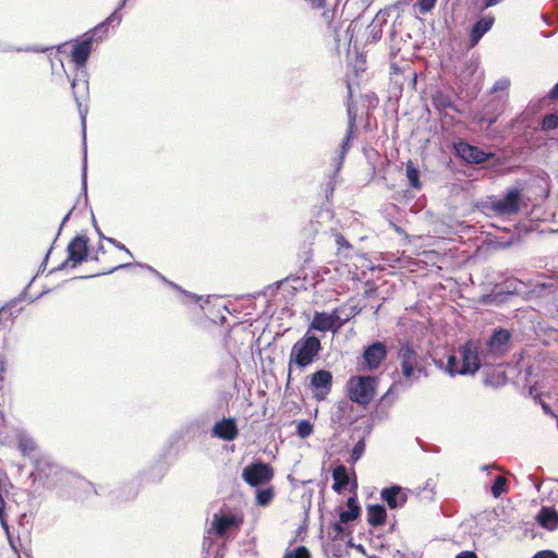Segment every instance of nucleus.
Here are the masks:
<instances>
[{
	"label": "nucleus",
	"instance_id": "nucleus-14",
	"mask_svg": "<svg viewBox=\"0 0 558 558\" xmlns=\"http://www.w3.org/2000/svg\"><path fill=\"white\" fill-rule=\"evenodd\" d=\"M310 387L317 400H324L332 387V374L327 369H318L311 375Z\"/></svg>",
	"mask_w": 558,
	"mask_h": 558
},
{
	"label": "nucleus",
	"instance_id": "nucleus-43",
	"mask_svg": "<svg viewBox=\"0 0 558 558\" xmlns=\"http://www.w3.org/2000/svg\"><path fill=\"white\" fill-rule=\"evenodd\" d=\"M437 0H417L415 7L418 8L421 14L430 12L436 4Z\"/></svg>",
	"mask_w": 558,
	"mask_h": 558
},
{
	"label": "nucleus",
	"instance_id": "nucleus-45",
	"mask_svg": "<svg viewBox=\"0 0 558 558\" xmlns=\"http://www.w3.org/2000/svg\"><path fill=\"white\" fill-rule=\"evenodd\" d=\"M78 86H80V83L74 78L71 82L72 93H73L74 99L80 105V98L83 97V94H81V95L78 94V90H77ZM81 87L83 88V90H86L87 89V83L86 82H82L81 83Z\"/></svg>",
	"mask_w": 558,
	"mask_h": 558
},
{
	"label": "nucleus",
	"instance_id": "nucleus-37",
	"mask_svg": "<svg viewBox=\"0 0 558 558\" xmlns=\"http://www.w3.org/2000/svg\"><path fill=\"white\" fill-rule=\"evenodd\" d=\"M313 433V424L307 420H301L296 424V434L300 438H307Z\"/></svg>",
	"mask_w": 558,
	"mask_h": 558
},
{
	"label": "nucleus",
	"instance_id": "nucleus-10",
	"mask_svg": "<svg viewBox=\"0 0 558 558\" xmlns=\"http://www.w3.org/2000/svg\"><path fill=\"white\" fill-rule=\"evenodd\" d=\"M60 473L61 468L57 463L50 461L47 457H40L34 462L32 477H34V481L41 482L45 486H52L57 483Z\"/></svg>",
	"mask_w": 558,
	"mask_h": 558
},
{
	"label": "nucleus",
	"instance_id": "nucleus-42",
	"mask_svg": "<svg viewBox=\"0 0 558 558\" xmlns=\"http://www.w3.org/2000/svg\"><path fill=\"white\" fill-rule=\"evenodd\" d=\"M289 558H312L311 551L303 545L286 553Z\"/></svg>",
	"mask_w": 558,
	"mask_h": 558
},
{
	"label": "nucleus",
	"instance_id": "nucleus-24",
	"mask_svg": "<svg viewBox=\"0 0 558 558\" xmlns=\"http://www.w3.org/2000/svg\"><path fill=\"white\" fill-rule=\"evenodd\" d=\"M185 434L186 428H181L174 432L169 438V447L167 452L165 453V458L171 459V461H167V463H173L178 459Z\"/></svg>",
	"mask_w": 558,
	"mask_h": 558
},
{
	"label": "nucleus",
	"instance_id": "nucleus-20",
	"mask_svg": "<svg viewBox=\"0 0 558 558\" xmlns=\"http://www.w3.org/2000/svg\"><path fill=\"white\" fill-rule=\"evenodd\" d=\"M339 310H335L331 314L326 312H316L310 325V331L317 330L322 332L329 331L338 327Z\"/></svg>",
	"mask_w": 558,
	"mask_h": 558
},
{
	"label": "nucleus",
	"instance_id": "nucleus-9",
	"mask_svg": "<svg viewBox=\"0 0 558 558\" xmlns=\"http://www.w3.org/2000/svg\"><path fill=\"white\" fill-rule=\"evenodd\" d=\"M522 203V191L518 187L509 189L501 198L495 199L492 205L496 216H512L519 213Z\"/></svg>",
	"mask_w": 558,
	"mask_h": 558
},
{
	"label": "nucleus",
	"instance_id": "nucleus-1",
	"mask_svg": "<svg viewBox=\"0 0 558 558\" xmlns=\"http://www.w3.org/2000/svg\"><path fill=\"white\" fill-rule=\"evenodd\" d=\"M397 357L400 362L401 377L396 381V386H400L401 389L407 390L411 388L418 380L420 374L427 375L425 359L415 350L411 342H400Z\"/></svg>",
	"mask_w": 558,
	"mask_h": 558
},
{
	"label": "nucleus",
	"instance_id": "nucleus-12",
	"mask_svg": "<svg viewBox=\"0 0 558 558\" xmlns=\"http://www.w3.org/2000/svg\"><path fill=\"white\" fill-rule=\"evenodd\" d=\"M502 112V108L497 102L487 104L481 111L474 116V122L485 132L489 138L495 137V132L492 129L493 124L498 120Z\"/></svg>",
	"mask_w": 558,
	"mask_h": 558
},
{
	"label": "nucleus",
	"instance_id": "nucleus-40",
	"mask_svg": "<svg viewBox=\"0 0 558 558\" xmlns=\"http://www.w3.org/2000/svg\"><path fill=\"white\" fill-rule=\"evenodd\" d=\"M501 287H505V289L507 290V292H510L511 295H520L521 294V287H522V282L519 281V280H515V279H509V280H506L502 284H500Z\"/></svg>",
	"mask_w": 558,
	"mask_h": 558
},
{
	"label": "nucleus",
	"instance_id": "nucleus-2",
	"mask_svg": "<svg viewBox=\"0 0 558 558\" xmlns=\"http://www.w3.org/2000/svg\"><path fill=\"white\" fill-rule=\"evenodd\" d=\"M320 350V339L307 330L305 335L293 344L289 356V367L291 368L292 364H294L300 369L306 368L314 363Z\"/></svg>",
	"mask_w": 558,
	"mask_h": 558
},
{
	"label": "nucleus",
	"instance_id": "nucleus-3",
	"mask_svg": "<svg viewBox=\"0 0 558 558\" xmlns=\"http://www.w3.org/2000/svg\"><path fill=\"white\" fill-rule=\"evenodd\" d=\"M113 23H120V17L117 15V12H113L106 19V21L95 26L90 32L86 34V37L83 40L76 43L73 46L71 57L76 65L83 66L86 63L90 56L92 44L95 37L101 39L102 36H105L108 32V27Z\"/></svg>",
	"mask_w": 558,
	"mask_h": 558
},
{
	"label": "nucleus",
	"instance_id": "nucleus-54",
	"mask_svg": "<svg viewBox=\"0 0 558 558\" xmlns=\"http://www.w3.org/2000/svg\"><path fill=\"white\" fill-rule=\"evenodd\" d=\"M529 478L531 480V482L535 486L536 490L539 492V489L542 487V482H539L534 475H530Z\"/></svg>",
	"mask_w": 558,
	"mask_h": 558
},
{
	"label": "nucleus",
	"instance_id": "nucleus-35",
	"mask_svg": "<svg viewBox=\"0 0 558 558\" xmlns=\"http://www.w3.org/2000/svg\"><path fill=\"white\" fill-rule=\"evenodd\" d=\"M338 310H339L338 327L343 326L352 317L356 316L361 312V310L357 308V306H355V305H352L348 308H338Z\"/></svg>",
	"mask_w": 558,
	"mask_h": 558
},
{
	"label": "nucleus",
	"instance_id": "nucleus-44",
	"mask_svg": "<svg viewBox=\"0 0 558 558\" xmlns=\"http://www.w3.org/2000/svg\"><path fill=\"white\" fill-rule=\"evenodd\" d=\"M510 86V80L508 77H501L497 80L492 87V93L505 92Z\"/></svg>",
	"mask_w": 558,
	"mask_h": 558
},
{
	"label": "nucleus",
	"instance_id": "nucleus-26",
	"mask_svg": "<svg viewBox=\"0 0 558 558\" xmlns=\"http://www.w3.org/2000/svg\"><path fill=\"white\" fill-rule=\"evenodd\" d=\"M361 517V507L356 495L347 499V510L340 509L339 518L342 522H352Z\"/></svg>",
	"mask_w": 558,
	"mask_h": 558
},
{
	"label": "nucleus",
	"instance_id": "nucleus-5",
	"mask_svg": "<svg viewBox=\"0 0 558 558\" xmlns=\"http://www.w3.org/2000/svg\"><path fill=\"white\" fill-rule=\"evenodd\" d=\"M125 255L130 252L123 246L118 245L116 241L110 240L109 246H100L95 253V260L99 264V274H110L119 268L129 266Z\"/></svg>",
	"mask_w": 558,
	"mask_h": 558
},
{
	"label": "nucleus",
	"instance_id": "nucleus-51",
	"mask_svg": "<svg viewBox=\"0 0 558 558\" xmlns=\"http://www.w3.org/2000/svg\"><path fill=\"white\" fill-rule=\"evenodd\" d=\"M349 485H350V492L355 493L357 489V480H356V475L354 473H353L352 478L349 477ZM353 495H356V494H353Z\"/></svg>",
	"mask_w": 558,
	"mask_h": 558
},
{
	"label": "nucleus",
	"instance_id": "nucleus-25",
	"mask_svg": "<svg viewBox=\"0 0 558 558\" xmlns=\"http://www.w3.org/2000/svg\"><path fill=\"white\" fill-rule=\"evenodd\" d=\"M367 523L373 526H383L387 520V510L381 504L367 505Z\"/></svg>",
	"mask_w": 558,
	"mask_h": 558
},
{
	"label": "nucleus",
	"instance_id": "nucleus-58",
	"mask_svg": "<svg viewBox=\"0 0 558 558\" xmlns=\"http://www.w3.org/2000/svg\"><path fill=\"white\" fill-rule=\"evenodd\" d=\"M333 189H335V187H333V183L330 181V182L328 183V190H327V192L332 193V192H333Z\"/></svg>",
	"mask_w": 558,
	"mask_h": 558
},
{
	"label": "nucleus",
	"instance_id": "nucleus-18",
	"mask_svg": "<svg viewBox=\"0 0 558 558\" xmlns=\"http://www.w3.org/2000/svg\"><path fill=\"white\" fill-rule=\"evenodd\" d=\"M380 498L387 504L389 509L392 510L402 508L408 500V496L403 492V488L397 484L383 488L380 490Z\"/></svg>",
	"mask_w": 558,
	"mask_h": 558
},
{
	"label": "nucleus",
	"instance_id": "nucleus-46",
	"mask_svg": "<svg viewBox=\"0 0 558 558\" xmlns=\"http://www.w3.org/2000/svg\"><path fill=\"white\" fill-rule=\"evenodd\" d=\"M495 199H487L482 201L478 203L477 207L487 216H490L493 213L492 205L494 204Z\"/></svg>",
	"mask_w": 558,
	"mask_h": 558
},
{
	"label": "nucleus",
	"instance_id": "nucleus-32",
	"mask_svg": "<svg viewBox=\"0 0 558 558\" xmlns=\"http://www.w3.org/2000/svg\"><path fill=\"white\" fill-rule=\"evenodd\" d=\"M17 448L23 456H31L37 450L38 446L32 437L21 435L17 438Z\"/></svg>",
	"mask_w": 558,
	"mask_h": 558
},
{
	"label": "nucleus",
	"instance_id": "nucleus-30",
	"mask_svg": "<svg viewBox=\"0 0 558 558\" xmlns=\"http://www.w3.org/2000/svg\"><path fill=\"white\" fill-rule=\"evenodd\" d=\"M395 388H401L400 386H396V381L393 385L380 397L376 404V413L378 416H387L388 409L392 405L396 400L393 395Z\"/></svg>",
	"mask_w": 558,
	"mask_h": 558
},
{
	"label": "nucleus",
	"instance_id": "nucleus-13",
	"mask_svg": "<svg viewBox=\"0 0 558 558\" xmlns=\"http://www.w3.org/2000/svg\"><path fill=\"white\" fill-rule=\"evenodd\" d=\"M460 375H473L475 374L480 367V354L477 347L472 342L468 341L460 348Z\"/></svg>",
	"mask_w": 558,
	"mask_h": 558
},
{
	"label": "nucleus",
	"instance_id": "nucleus-49",
	"mask_svg": "<svg viewBox=\"0 0 558 558\" xmlns=\"http://www.w3.org/2000/svg\"><path fill=\"white\" fill-rule=\"evenodd\" d=\"M369 27H371V36H372L373 40H379L381 38V29L377 28V26L374 25V23H372L369 25Z\"/></svg>",
	"mask_w": 558,
	"mask_h": 558
},
{
	"label": "nucleus",
	"instance_id": "nucleus-6",
	"mask_svg": "<svg viewBox=\"0 0 558 558\" xmlns=\"http://www.w3.org/2000/svg\"><path fill=\"white\" fill-rule=\"evenodd\" d=\"M454 156L462 160L465 165L477 166L490 161L496 154L485 151L480 147L468 143L464 140H458L452 143Z\"/></svg>",
	"mask_w": 558,
	"mask_h": 558
},
{
	"label": "nucleus",
	"instance_id": "nucleus-22",
	"mask_svg": "<svg viewBox=\"0 0 558 558\" xmlns=\"http://www.w3.org/2000/svg\"><path fill=\"white\" fill-rule=\"evenodd\" d=\"M348 113H349V118H350L349 119V126H348L347 134L343 137L342 143L340 145L339 157H338V159L336 161V165H335V174H337L340 171V169H341V167L343 165L345 155L349 151L350 146H351V142L353 140V129L355 126V114H352L350 108L348 109Z\"/></svg>",
	"mask_w": 558,
	"mask_h": 558
},
{
	"label": "nucleus",
	"instance_id": "nucleus-33",
	"mask_svg": "<svg viewBox=\"0 0 558 558\" xmlns=\"http://www.w3.org/2000/svg\"><path fill=\"white\" fill-rule=\"evenodd\" d=\"M256 505L260 507L268 506L275 497V490L272 487H256Z\"/></svg>",
	"mask_w": 558,
	"mask_h": 558
},
{
	"label": "nucleus",
	"instance_id": "nucleus-55",
	"mask_svg": "<svg viewBox=\"0 0 558 558\" xmlns=\"http://www.w3.org/2000/svg\"><path fill=\"white\" fill-rule=\"evenodd\" d=\"M167 471V468H162L159 470V473L156 476L151 477V481H159L163 477L165 473Z\"/></svg>",
	"mask_w": 558,
	"mask_h": 558
},
{
	"label": "nucleus",
	"instance_id": "nucleus-50",
	"mask_svg": "<svg viewBox=\"0 0 558 558\" xmlns=\"http://www.w3.org/2000/svg\"><path fill=\"white\" fill-rule=\"evenodd\" d=\"M454 558H478V556L473 550H463L459 553Z\"/></svg>",
	"mask_w": 558,
	"mask_h": 558
},
{
	"label": "nucleus",
	"instance_id": "nucleus-62",
	"mask_svg": "<svg viewBox=\"0 0 558 558\" xmlns=\"http://www.w3.org/2000/svg\"><path fill=\"white\" fill-rule=\"evenodd\" d=\"M511 244V242H507L504 244V246H509Z\"/></svg>",
	"mask_w": 558,
	"mask_h": 558
},
{
	"label": "nucleus",
	"instance_id": "nucleus-52",
	"mask_svg": "<svg viewBox=\"0 0 558 558\" xmlns=\"http://www.w3.org/2000/svg\"><path fill=\"white\" fill-rule=\"evenodd\" d=\"M504 0H484L483 2V8L484 9H488L490 7H494V5H497L499 4L500 2H502Z\"/></svg>",
	"mask_w": 558,
	"mask_h": 558
},
{
	"label": "nucleus",
	"instance_id": "nucleus-4",
	"mask_svg": "<svg viewBox=\"0 0 558 558\" xmlns=\"http://www.w3.org/2000/svg\"><path fill=\"white\" fill-rule=\"evenodd\" d=\"M378 377L373 375L351 376L347 381L349 399L361 407L368 405L376 395Z\"/></svg>",
	"mask_w": 558,
	"mask_h": 558
},
{
	"label": "nucleus",
	"instance_id": "nucleus-17",
	"mask_svg": "<svg viewBox=\"0 0 558 558\" xmlns=\"http://www.w3.org/2000/svg\"><path fill=\"white\" fill-rule=\"evenodd\" d=\"M88 253V239L85 235L75 236L68 245V263H72V266L81 264Z\"/></svg>",
	"mask_w": 558,
	"mask_h": 558
},
{
	"label": "nucleus",
	"instance_id": "nucleus-38",
	"mask_svg": "<svg viewBox=\"0 0 558 558\" xmlns=\"http://www.w3.org/2000/svg\"><path fill=\"white\" fill-rule=\"evenodd\" d=\"M460 363H461L460 357H458L454 354H450L447 359V365H446V371L448 372V374H450L451 376H454L457 374L460 375V367H459Z\"/></svg>",
	"mask_w": 558,
	"mask_h": 558
},
{
	"label": "nucleus",
	"instance_id": "nucleus-60",
	"mask_svg": "<svg viewBox=\"0 0 558 558\" xmlns=\"http://www.w3.org/2000/svg\"><path fill=\"white\" fill-rule=\"evenodd\" d=\"M484 383H485V385H489L490 384V381L488 379H485Z\"/></svg>",
	"mask_w": 558,
	"mask_h": 558
},
{
	"label": "nucleus",
	"instance_id": "nucleus-36",
	"mask_svg": "<svg viewBox=\"0 0 558 558\" xmlns=\"http://www.w3.org/2000/svg\"><path fill=\"white\" fill-rule=\"evenodd\" d=\"M365 447H366V445H365L364 438H361L360 440H357L352 448L350 459L348 460V462L352 463V464L356 463L364 454Z\"/></svg>",
	"mask_w": 558,
	"mask_h": 558
},
{
	"label": "nucleus",
	"instance_id": "nucleus-61",
	"mask_svg": "<svg viewBox=\"0 0 558 558\" xmlns=\"http://www.w3.org/2000/svg\"><path fill=\"white\" fill-rule=\"evenodd\" d=\"M357 549H359V550H363L364 548H363V546H362V545H359V546H357Z\"/></svg>",
	"mask_w": 558,
	"mask_h": 558
},
{
	"label": "nucleus",
	"instance_id": "nucleus-34",
	"mask_svg": "<svg viewBox=\"0 0 558 558\" xmlns=\"http://www.w3.org/2000/svg\"><path fill=\"white\" fill-rule=\"evenodd\" d=\"M508 489V484H507V480L501 476V475H497L494 481H493V484L490 486V493L492 495L495 497V498H498L500 497L504 493H506Z\"/></svg>",
	"mask_w": 558,
	"mask_h": 558
},
{
	"label": "nucleus",
	"instance_id": "nucleus-7",
	"mask_svg": "<svg viewBox=\"0 0 558 558\" xmlns=\"http://www.w3.org/2000/svg\"><path fill=\"white\" fill-rule=\"evenodd\" d=\"M388 352V347L385 342L374 340L363 347L362 356L357 365L363 371L374 372L386 361Z\"/></svg>",
	"mask_w": 558,
	"mask_h": 558
},
{
	"label": "nucleus",
	"instance_id": "nucleus-41",
	"mask_svg": "<svg viewBox=\"0 0 558 558\" xmlns=\"http://www.w3.org/2000/svg\"><path fill=\"white\" fill-rule=\"evenodd\" d=\"M347 523L348 522H342L341 519L339 518V521L332 522L330 526L338 537H342L344 535H350L352 533V530L350 527L344 526V524Z\"/></svg>",
	"mask_w": 558,
	"mask_h": 558
},
{
	"label": "nucleus",
	"instance_id": "nucleus-31",
	"mask_svg": "<svg viewBox=\"0 0 558 558\" xmlns=\"http://www.w3.org/2000/svg\"><path fill=\"white\" fill-rule=\"evenodd\" d=\"M405 174L409 185L414 190H421L420 171L412 160H409L405 165Z\"/></svg>",
	"mask_w": 558,
	"mask_h": 558
},
{
	"label": "nucleus",
	"instance_id": "nucleus-63",
	"mask_svg": "<svg viewBox=\"0 0 558 558\" xmlns=\"http://www.w3.org/2000/svg\"><path fill=\"white\" fill-rule=\"evenodd\" d=\"M283 558H289V557L287 556V554H284Z\"/></svg>",
	"mask_w": 558,
	"mask_h": 558
},
{
	"label": "nucleus",
	"instance_id": "nucleus-8",
	"mask_svg": "<svg viewBox=\"0 0 558 558\" xmlns=\"http://www.w3.org/2000/svg\"><path fill=\"white\" fill-rule=\"evenodd\" d=\"M274 477V469L270 464L255 460L242 470V478L252 487L264 486Z\"/></svg>",
	"mask_w": 558,
	"mask_h": 558
},
{
	"label": "nucleus",
	"instance_id": "nucleus-48",
	"mask_svg": "<svg viewBox=\"0 0 558 558\" xmlns=\"http://www.w3.org/2000/svg\"><path fill=\"white\" fill-rule=\"evenodd\" d=\"M532 558H558V555L550 549L537 551Z\"/></svg>",
	"mask_w": 558,
	"mask_h": 558
},
{
	"label": "nucleus",
	"instance_id": "nucleus-21",
	"mask_svg": "<svg viewBox=\"0 0 558 558\" xmlns=\"http://www.w3.org/2000/svg\"><path fill=\"white\" fill-rule=\"evenodd\" d=\"M495 23V17L493 15H485L480 17L471 27L470 29V36H469V44L470 47H475L482 37L492 29L493 25Z\"/></svg>",
	"mask_w": 558,
	"mask_h": 558
},
{
	"label": "nucleus",
	"instance_id": "nucleus-53",
	"mask_svg": "<svg viewBox=\"0 0 558 558\" xmlns=\"http://www.w3.org/2000/svg\"><path fill=\"white\" fill-rule=\"evenodd\" d=\"M548 96L551 99H558V83L550 89Z\"/></svg>",
	"mask_w": 558,
	"mask_h": 558
},
{
	"label": "nucleus",
	"instance_id": "nucleus-56",
	"mask_svg": "<svg viewBox=\"0 0 558 558\" xmlns=\"http://www.w3.org/2000/svg\"><path fill=\"white\" fill-rule=\"evenodd\" d=\"M337 243L340 244V245H345V246L350 247V244L348 243V241L342 235L338 236Z\"/></svg>",
	"mask_w": 558,
	"mask_h": 558
},
{
	"label": "nucleus",
	"instance_id": "nucleus-19",
	"mask_svg": "<svg viewBox=\"0 0 558 558\" xmlns=\"http://www.w3.org/2000/svg\"><path fill=\"white\" fill-rule=\"evenodd\" d=\"M141 268H142V271L146 270L150 274H154L156 275L158 278H160L166 284H168L169 287L173 288L175 291H178L180 293V301L183 303V304H191V303H199L202 300H203V296L202 295H198V294H195V293H192L190 291H186L184 290L181 286L166 279L160 272H158L157 270H155L153 267H150L149 265L147 264H143L141 265Z\"/></svg>",
	"mask_w": 558,
	"mask_h": 558
},
{
	"label": "nucleus",
	"instance_id": "nucleus-11",
	"mask_svg": "<svg viewBox=\"0 0 558 558\" xmlns=\"http://www.w3.org/2000/svg\"><path fill=\"white\" fill-rule=\"evenodd\" d=\"M511 332L506 328H496L488 337L485 343L487 354L493 356H502L510 350Z\"/></svg>",
	"mask_w": 558,
	"mask_h": 558
},
{
	"label": "nucleus",
	"instance_id": "nucleus-57",
	"mask_svg": "<svg viewBox=\"0 0 558 558\" xmlns=\"http://www.w3.org/2000/svg\"><path fill=\"white\" fill-rule=\"evenodd\" d=\"M542 19H543V21H544L547 25H551V24H553V21L548 17V15L543 14V15H542Z\"/></svg>",
	"mask_w": 558,
	"mask_h": 558
},
{
	"label": "nucleus",
	"instance_id": "nucleus-28",
	"mask_svg": "<svg viewBox=\"0 0 558 558\" xmlns=\"http://www.w3.org/2000/svg\"><path fill=\"white\" fill-rule=\"evenodd\" d=\"M432 101H433L434 107L439 112H442L447 109H451L456 112H459V109L456 107L451 96L446 94L442 90H436L432 97Z\"/></svg>",
	"mask_w": 558,
	"mask_h": 558
},
{
	"label": "nucleus",
	"instance_id": "nucleus-59",
	"mask_svg": "<svg viewBox=\"0 0 558 558\" xmlns=\"http://www.w3.org/2000/svg\"><path fill=\"white\" fill-rule=\"evenodd\" d=\"M543 409L545 412H549L550 411V408L547 403H543Z\"/></svg>",
	"mask_w": 558,
	"mask_h": 558
},
{
	"label": "nucleus",
	"instance_id": "nucleus-27",
	"mask_svg": "<svg viewBox=\"0 0 558 558\" xmlns=\"http://www.w3.org/2000/svg\"><path fill=\"white\" fill-rule=\"evenodd\" d=\"M332 489L341 494L349 485V473L344 464H338L332 469Z\"/></svg>",
	"mask_w": 558,
	"mask_h": 558
},
{
	"label": "nucleus",
	"instance_id": "nucleus-15",
	"mask_svg": "<svg viewBox=\"0 0 558 558\" xmlns=\"http://www.w3.org/2000/svg\"><path fill=\"white\" fill-rule=\"evenodd\" d=\"M211 436L225 441H232L239 435L238 424L234 417H222L211 427Z\"/></svg>",
	"mask_w": 558,
	"mask_h": 558
},
{
	"label": "nucleus",
	"instance_id": "nucleus-29",
	"mask_svg": "<svg viewBox=\"0 0 558 558\" xmlns=\"http://www.w3.org/2000/svg\"><path fill=\"white\" fill-rule=\"evenodd\" d=\"M512 296L510 292H507L505 287L500 284L496 286L494 291L489 294H485L482 296V303L489 305H499L505 303Z\"/></svg>",
	"mask_w": 558,
	"mask_h": 558
},
{
	"label": "nucleus",
	"instance_id": "nucleus-47",
	"mask_svg": "<svg viewBox=\"0 0 558 558\" xmlns=\"http://www.w3.org/2000/svg\"><path fill=\"white\" fill-rule=\"evenodd\" d=\"M214 542L209 537H204L203 545H202V555L203 558H208L210 547L213 546Z\"/></svg>",
	"mask_w": 558,
	"mask_h": 558
},
{
	"label": "nucleus",
	"instance_id": "nucleus-23",
	"mask_svg": "<svg viewBox=\"0 0 558 558\" xmlns=\"http://www.w3.org/2000/svg\"><path fill=\"white\" fill-rule=\"evenodd\" d=\"M535 519L539 526L548 531H554L558 526V512L553 507H542Z\"/></svg>",
	"mask_w": 558,
	"mask_h": 558
},
{
	"label": "nucleus",
	"instance_id": "nucleus-16",
	"mask_svg": "<svg viewBox=\"0 0 558 558\" xmlns=\"http://www.w3.org/2000/svg\"><path fill=\"white\" fill-rule=\"evenodd\" d=\"M242 522V518L236 514L215 513L211 530L217 536L222 537L227 534L228 530H238Z\"/></svg>",
	"mask_w": 558,
	"mask_h": 558
},
{
	"label": "nucleus",
	"instance_id": "nucleus-39",
	"mask_svg": "<svg viewBox=\"0 0 558 558\" xmlns=\"http://www.w3.org/2000/svg\"><path fill=\"white\" fill-rule=\"evenodd\" d=\"M558 128V114L548 113L542 120V129L544 131H551Z\"/></svg>",
	"mask_w": 558,
	"mask_h": 558
}]
</instances>
